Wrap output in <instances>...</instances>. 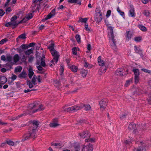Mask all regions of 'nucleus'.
Listing matches in <instances>:
<instances>
[{
	"instance_id": "obj_4",
	"label": "nucleus",
	"mask_w": 151,
	"mask_h": 151,
	"mask_svg": "<svg viewBox=\"0 0 151 151\" xmlns=\"http://www.w3.org/2000/svg\"><path fill=\"white\" fill-rule=\"evenodd\" d=\"M82 106H78L75 105L69 108H67L64 109V111L68 112H75L78 110L81 109H82Z\"/></svg>"
},
{
	"instance_id": "obj_24",
	"label": "nucleus",
	"mask_w": 151,
	"mask_h": 151,
	"mask_svg": "<svg viewBox=\"0 0 151 151\" xmlns=\"http://www.w3.org/2000/svg\"><path fill=\"white\" fill-rule=\"evenodd\" d=\"M70 68L72 71L74 72H77L78 70L77 67L74 65L70 66Z\"/></svg>"
},
{
	"instance_id": "obj_36",
	"label": "nucleus",
	"mask_w": 151,
	"mask_h": 151,
	"mask_svg": "<svg viewBox=\"0 0 151 151\" xmlns=\"http://www.w3.org/2000/svg\"><path fill=\"white\" fill-rule=\"evenodd\" d=\"M97 8L96 9V16H99V17H102V14L101 13V11L97 9Z\"/></svg>"
},
{
	"instance_id": "obj_38",
	"label": "nucleus",
	"mask_w": 151,
	"mask_h": 151,
	"mask_svg": "<svg viewBox=\"0 0 151 151\" xmlns=\"http://www.w3.org/2000/svg\"><path fill=\"white\" fill-rule=\"evenodd\" d=\"M37 78V77L35 75L32 78V83L34 85H35L36 84V79Z\"/></svg>"
},
{
	"instance_id": "obj_17",
	"label": "nucleus",
	"mask_w": 151,
	"mask_h": 151,
	"mask_svg": "<svg viewBox=\"0 0 151 151\" xmlns=\"http://www.w3.org/2000/svg\"><path fill=\"white\" fill-rule=\"evenodd\" d=\"M80 106H82V108L83 107H85L84 109L86 111H89L91 109V106L89 104H83L81 105Z\"/></svg>"
},
{
	"instance_id": "obj_29",
	"label": "nucleus",
	"mask_w": 151,
	"mask_h": 151,
	"mask_svg": "<svg viewBox=\"0 0 151 151\" xmlns=\"http://www.w3.org/2000/svg\"><path fill=\"white\" fill-rule=\"evenodd\" d=\"M33 49L32 48L25 51L24 52L26 55H29L33 52Z\"/></svg>"
},
{
	"instance_id": "obj_7",
	"label": "nucleus",
	"mask_w": 151,
	"mask_h": 151,
	"mask_svg": "<svg viewBox=\"0 0 151 151\" xmlns=\"http://www.w3.org/2000/svg\"><path fill=\"white\" fill-rule=\"evenodd\" d=\"M132 70L134 72L135 75V82L136 84L139 81V70L138 69H133Z\"/></svg>"
},
{
	"instance_id": "obj_14",
	"label": "nucleus",
	"mask_w": 151,
	"mask_h": 151,
	"mask_svg": "<svg viewBox=\"0 0 151 151\" xmlns=\"http://www.w3.org/2000/svg\"><path fill=\"white\" fill-rule=\"evenodd\" d=\"M129 16L131 17H135V12L134 8L133 6H131L130 9L129 11Z\"/></svg>"
},
{
	"instance_id": "obj_64",
	"label": "nucleus",
	"mask_w": 151,
	"mask_h": 151,
	"mask_svg": "<svg viewBox=\"0 0 151 151\" xmlns=\"http://www.w3.org/2000/svg\"><path fill=\"white\" fill-rule=\"evenodd\" d=\"M126 115V114H122L120 116V118L122 119H124L125 118Z\"/></svg>"
},
{
	"instance_id": "obj_59",
	"label": "nucleus",
	"mask_w": 151,
	"mask_h": 151,
	"mask_svg": "<svg viewBox=\"0 0 151 151\" xmlns=\"http://www.w3.org/2000/svg\"><path fill=\"white\" fill-rule=\"evenodd\" d=\"M17 78V76L13 74V75L11 77V79L12 81L15 80Z\"/></svg>"
},
{
	"instance_id": "obj_2",
	"label": "nucleus",
	"mask_w": 151,
	"mask_h": 151,
	"mask_svg": "<svg viewBox=\"0 0 151 151\" xmlns=\"http://www.w3.org/2000/svg\"><path fill=\"white\" fill-rule=\"evenodd\" d=\"M39 122L38 121L34 120L32 122L31 126L30 127L29 130L32 133H35L36 131L38 128Z\"/></svg>"
},
{
	"instance_id": "obj_62",
	"label": "nucleus",
	"mask_w": 151,
	"mask_h": 151,
	"mask_svg": "<svg viewBox=\"0 0 151 151\" xmlns=\"http://www.w3.org/2000/svg\"><path fill=\"white\" fill-rule=\"evenodd\" d=\"M111 14V11L110 10H108L106 13V17H109L110 15Z\"/></svg>"
},
{
	"instance_id": "obj_49",
	"label": "nucleus",
	"mask_w": 151,
	"mask_h": 151,
	"mask_svg": "<svg viewBox=\"0 0 151 151\" xmlns=\"http://www.w3.org/2000/svg\"><path fill=\"white\" fill-rule=\"evenodd\" d=\"M21 47L23 49H25L28 48V46L26 44H22L21 45Z\"/></svg>"
},
{
	"instance_id": "obj_12",
	"label": "nucleus",
	"mask_w": 151,
	"mask_h": 151,
	"mask_svg": "<svg viewBox=\"0 0 151 151\" xmlns=\"http://www.w3.org/2000/svg\"><path fill=\"white\" fill-rule=\"evenodd\" d=\"M109 37L110 38H111V39L113 42L112 43L111 45V47L114 50H116V42L115 41V40L114 39V34H113L112 36H110Z\"/></svg>"
},
{
	"instance_id": "obj_31",
	"label": "nucleus",
	"mask_w": 151,
	"mask_h": 151,
	"mask_svg": "<svg viewBox=\"0 0 151 151\" xmlns=\"http://www.w3.org/2000/svg\"><path fill=\"white\" fill-rule=\"evenodd\" d=\"M75 38L77 42L78 43H79L81 42V37L79 35H76L75 36Z\"/></svg>"
},
{
	"instance_id": "obj_30",
	"label": "nucleus",
	"mask_w": 151,
	"mask_h": 151,
	"mask_svg": "<svg viewBox=\"0 0 151 151\" xmlns=\"http://www.w3.org/2000/svg\"><path fill=\"white\" fill-rule=\"evenodd\" d=\"M41 61V65L43 67H45L46 66V64L45 62V60L44 59V58H41V61Z\"/></svg>"
},
{
	"instance_id": "obj_20",
	"label": "nucleus",
	"mask_w": 151,
	"mask_h": 151,
	"mask_svg": "<svg viewBox=\"0 0 151 151\" xmlns=\"http://www.w3.org/2000/svg\"><path fill=\"white\" fill-rule=\"evenodd\" d=\"M81 73L82 76L83 77H85L88 73V72L85 69H82L81 71Z\"/></svg>"
},
{
	"instance_id": "obj_1",
	"label": "nucleus",
	"mask_w": 151,
	"mask_h": 151,
	"mask_svg": "<svg viewBox=\"0 0 151 151\" xmlns=\"http://www.w3.org/2000/svg\"><path fill=\"white\" fill-rule=\"evenodd\" d=\"M44 109L43 106L42 105H38V103L37 102H35L32 104H29L28 107L27 111V113L29 114H32L35 113L38 111H41Z\"/></svg>"
},
{
	"instance_id": "obj_44",
	"label": "nucleus",
	"mask_w": 151,
	"mask_h": 151,
	"mask_svg": "<svg viewBox=\"0 0 151 151\" xmlns=\"http://www.w3.org/2000/svg\"><path fill=\"white\" fill-rule=\"evenodd\" d=\"M73 54L76 55L77 54V48L76 47H73L72 49Z\"/></svg>"
},
{
	"instance_id": "obj_10",
	"label": "nucleus",
	"mask_w": 151,
	"mask_h": 151,
	"mask_svg": "<svg viewBox=\"0 0 151 151\" xmlns=\"http://www.w3.org/2000/svg\"><path fill=\"white\" fill-rule=\"evenodd\" d=\"M107 102L106 99H103L99 102L100 108L102 111L104 110L107 105Z\"/></svg>"
},
{
	"instance_id": "obj_18",
	"label": "nucleus",
	"mask_w": 151,
	"mask_h": 151,
	"mask_svg": "<svg viewBox=\"0 0 151 151\" xmlns=\"http://www.w3.org/2000/svg\"><path fill=\"white\" fill-rule=\"evenodd\" d=\"M126 37L127 38L128 40H130L131 37L132 36V33L131 32L129 31L126 32Z\"/></svg>"
},
{
	"instance_id": "obj_58",
	"label": "nucleus",
	"mask_w": 151,
	"mask_h": 151,
	"mask_svg": "<svg viewBox=\"0 0 151 151\" xmlns=\"http://www.w3.org/2000/svg\"><path fill=\"white\" fill-rule=\"evenodd\" d=\"M5 14V12L2 9H0V16L2 17Z\"/></svg>"
},
{
	"instance_id": "obj_16",
	"label": "nucleus",
	"mask_w": 151,
	"mask_h": 151,
	"mask_svg": "<svg viewBox=\"0 0 151 151\" xmlns=\"http://www.w3.org/2000/svg\"><path fill=\"white\" fill-rule=\"evenodd\" d=\"M7 81V78L5 76H2L0 77V83L4 84Z\"/></svg>"
},
{
	"instance_id": "obj_50",
	"label": "nucleus",
	"mask_w": 151,
	"mask_h": 151,
	"mask_svg": "<svg viewBox=\"0 0 151 151\" xmlns=\"http://www.w3.org/2000/svg\"><path fill=\"white\" fill-rule=\"evenodd\" d=\"M14 63L13 62H11V63H7L6 64V65L7 66H8L10 67V68H12V65L14 64Z\"/></svg>"
},
{
	"instance_id": "obj_21",
	"label": "nucleus",
	"mask_w": 151,
	"mask_h": 151,
	"mask_svg": "<svg viewBox=\"0 0 151 151\" xmlns=\"http://www.w3.org/2000/svg\"><path fill=\"white\" fill-rule=\"evenodd\" d=\"M55 44L54 43H51L48 46V48L49 49L50 52L55 50L54 48Z\"/></svg>"
},
{
	"instance_id": "obj_33",
	"label": "nucleus",
	"mask_w": 151,
	"mask_h": 151,
	"mask_svg": "<svg viewBox=\"0 0 151 151\" xmlns=\"http://www.w3.org/2000/svg\"><path fill=\"white\" fill-rule=\"evenodd\" d=\"M95 141V138H88L85 139V142H94Z\"/></svg>"
},
{
	"instance_id": "obj_6",
	"label": "nucleus",
	"mask_w": 151,
	"mask_h": 151,
	"mask_svg": "<svg viewBox=\"0 0 151 151\" xmlns=\"http://www.w3.org/2000/svg\"><path fill=\"white\" fill-rule=\"evenodd\" d=\"M78 135L81 138L85 139L86 138L90 137L91 134L87 130L78 133Z\"/></svg>"
},
{
	"instance_id": "obj_40",
	"label": "nucleus",
	"mask_w": 151,
	"mask_h": 151,
	"mask_svg": "<svg viewBox=\"0 0 151 151\" xmlns=\"http://www.w3.org/2000/svg\"><path fill=\"white\" fill-rule=\"evenodd\" d=\"M102 19V17L97 16L96 19V22L99 23Z\"/></svg>"
},
{
	"instance_id": "obj_61",
	"label": "nucleus",
	"mask_w": 151,
	"mask_h": 151,
	"mask_svg": "<svg viewBox=\"0 0 151 151\" xmlns=\"http://www.w3.org/2000/svg\"><path fill=\"white\" fill-rule=\"evenodd\" d=\"M99 64L100 66H103L105 64L104 63L103 60H102L101 61L99 62Z\"/></svg>"
},
{
	"instance_id": "obj_8",
	"label": "nucleus",
	"mask_w": 151,
	"mask_h": 151,
	"mask_svg": "<svg viewBox=\"0 0 151 151\" xmlns=\"http://www.w3.org/2000/svg\"><path fill=\"white\" fill-rule=\"evenodd\" d=\"M136 129V127L135 124L134 123H132L129 125L127 130L132 133H135Z\"/></svg>"
},
{
	"instance_id": "obj_55",
	"label": "nucleus",
	"mask_w": 151,
	"mask_h": 151,
	"mask_svg": "<svg viewBox=\"0 0 151 151\" xmlns=\"http://www.w3.org/2000/svg\"><path fill=\"white\" fill-rule=\"evenodd\" d=\"M60 74L62 75V74L63 73V72L64 71V68L63 66L60 65Z\"/></svg>"
},
{
	"instance_id": "obj_34",
	"label": "nucleus",
	"mask_w": 151,
	"mask_h": 151,
	"mask_svg": "<svg viewBox=\"0 0 151 151\" xmlns=\"http://www.w3.org/2000/svg\"><path fill=\"white\" fill-rule=\"evenodd\" d=\"M117 11L122 16V17H124V12H123L121 11L119 7H118V8H117Z\"/></svg>"
},
{
	"instance_id": "obj_53",
	"label": "nucleus",
	"mask_w": 151,
	"mask_h": 151,
	"mask_svg": "<svg viewBox=\"0 0 151 151\" xmlns=\"http://www.w3.org/2000/svg\"><path fill=\"white\" fill-rule=\"evenodd\" d=\"M134 40L135 41L139 42L141 40V37H134Z\"/></svg>"
},
{
	"instance_id": "obj_63",
	"label": "nucleus",
	"mask_w": 151,
	"mask_h": 151,
	"mask_svg": "<svg viewBox=\"0 0 151 151\" xmlns=\"http://www.w3.org/2000/svg\"><path fill=\"white\" fill-rule=\"evenodd\" d=\"M11 8L10 7H9L7 8L6 10V14H7L9 12H11Z\"/></svg>"
},
{
	"instance_id": "obj_25",
	"label": "nucleus",
	"mask_w": 151,
	"mask_h": 151,
	"mask_svg": "<svg viewBox=\"0 0 151 151\" xmlns=\"http://www.w3.org/2000/svg\"><path fill=\"white\" fill-rule=\"evenodd\" d=\"M34 74V72L32 69L29 68V70L28 76L29 78L31 79Z\"/></svg>"
},
{
	"instance_id": "obj_54",
	"label": "nucleus",
	"mask_w": 151,
	"mask_h": 151,
	"mask_svg": "<svg viewBox=\"0 0 151 151\" xmlns=\"http://www.w3.org/2000/svg\"><path fill=\"white\" fill-rule=\"evenodd\" d=\"M132 82V80H129L127 81L125 85V86L126 87H127L128 85L130 84V83L131 82Z\"/></svg>"
},
{
	"instance_id": "obj_46",
	"label": "nucleus",
	"mask_w": 151,
	"mask_h": 151,
	"mask_svg": "<svg viewBox=\"0 0 151 151\" xmlns=\"http://www.w3.org/2000/svg\"><path fill=\"white\" fill-rule=\"evenodd\" d=\"M41 58L40 56H36V59L37 60V64L39 65L40 63V61H41Z\"/></svg>"
},
{
	"instance_id": "obj_11",
	"label": "nucleus",
	"mask_w": 151,
	"mask_h": 151,
	"mask_svg": "<svg viewBox=\"0 0 151 151\" xmlns=\"http://www.w3.org/2000/svg\"><path fill=\"white\" fill-rule=\"evenodd\" d=\"M105 22L106 25L107 26L108 29L110 30L109 32L108 33L109 36H112L113 34V29L112 27L110 26V24H109V22L108 21L106 20H105Z\"/></svg>"
},
{
	"instance_id": "obj_42",
	"label": "nucleus",
	"mask_w": 151,
	"mask_h": 151,
	"mask_svg": "<svg viewBox=\"0 0 151 151\" xmlns=\"http://www.w3.org/2000/svg\"><path fill=\"white\" fill-rule=\"evenodd\" d=\"M26 38V34L24 33L21 34L18 36V38L22 39H25Z\"/></svg>"
},
{
	"instance_id": "obj_48",
	"label": "nucleus",
	"mask_w": 151,
	"mask_h": 151,
	"mask_svg": "<svg viewBox=\"0 0 151 151\" xmlns=\"http://www.w3.org/2000/svg\"><path fill=\"white\" fill-rule=\"evenodd\" d=\"M17 18V17L16 15H14L13 17H12L11 19V21L12 22H15V20Z\"/></svg>"
},
{
	"instance_id": "obj_28",
	"label": "nucleus",
	"mask_w": 151,
	"mask_h": 151,
	"mask_svg": "<svg viewBox=\"0 0 151 151\" xmlns=\"http://www.w3.org/2000/svg\"><path fill=\"white\" fill-rule=\"evenodd\" d=\"M139 29L143 31L146 32L147 30V28L145 26L142 25H139Z\"/></svg>"
},
{
	"instance_id": "obj_51",
	"label": "nucleus",
	"mask_w": 151,
	"mask_h": 151,
	"mask_svg": "<svg viewBox=\"0 0 151 151\" xmlns=\"http://www.w3.org/2000/svg\"><path fill=\"white\" fill-rule=\"evenodd\" d=\"M141 70L142 71H144L145 73H151V70H147V69L143 68Z\"/></svg>"
},
{
	"instance_id": "obj_15",
	"label": "nucleus",
	"mask_w": 151,
	"mask_h": 151,
	"mask_svg": "<svg viewBox=\"0 0 151 151\" xmlns=\"http://www.w3.org/2000/svg\"><path fill=\"white\" fill-rule=\"evenodd\" d=\"M124 71V70L121 69H118L115 71V74L120 76H122L124 75H126L125 73L123 74Z\"/></svg>"
},
{
	"instance_id": "obj_9",
	"label": "nucleus",
	"mask_w": 151,
	"mask_h": 151,
	"mask_svg": "<svg viewBox=\"0 0 151 151\" xmlns=\"http://www.w3.org/2000/svg\"><path fill=\"white\" fill-rule=\"evenodd\" d=\"M50 52L54 57L53 59L55 60V61L56 63L58 60L59 57V56L58 52L55 50L51 51Z\"/></svg>"
},
{
	"instance_id": "obj_45",
	"label": "nucleus",
	"mask_w": 151,
	"mask_h": 151,
	"mask_svg": "<svg viewBox=\"0 0 151 151\" xmlns=\"http://www.w3.org/2000/svg\"><path fill=\"white\" fill-rule=\"evenodd\" d=\"M6 144L10 145L13 146L14 145V142L11 140L6 141Z\"/></svg>"
},
{
	"instance_id": "obj_22",
	"label": "nucleus",
	"mask_w": 151,
	"mask_h": 151,
	"mask_svg": "<svg viewBox=\"0 0 151 151\" xmlns=\"http://www.w3.org/2000/svg\"><path fill=\"white\" fill-rule=\"evenodd\" d=\"M27 113H24L23 114H22L19 115L17 116H16L15 117H14L12 118V120L14 121L15 120H17L19 118H20V117H22V116H23L24 115H27Z\"/></svg>"
},
{
	"instance_id": "obj_52",
	"label": "nucleus",
	"mask_w": 151,
	"mask_h": 151,
	"mask_svg": "<svg viewBox=\"0 0 151 151\" xmlns=\"http://www.w3.org/2000/svg\"><path fill=\"white\" fill-rule=\"evenodd\" d=\"M8 40L6 38L3 39L0 41V44H3L4 42H6Z\"/></svg>"
},
{
	"instance_id": "obj_26",
	"label": "nucleus",
	"mask_w": 151,
	"mask_h": 151,
	"mask_svg": "<svg viewBox=\"0 0 151 151\" xmlns=\"http://www.w3.org/2000/svg\"><path fill=\"white\" fill-rule=\"evenodd\" d=\"M59 125V124L57 123H54V122H52V123H51L49 125L51 127H56Z\"/></svg>"
},
{
	"instance_id": "obj_13",
	"label": "nucleus",
	"mask_w": 151,
	"mask_h": 151,
	"mask_svg": "<svg viewBox=\"0 0 151 151\" xmlns=\"http://www.w3.org/2000/svg\"><path fill=\"white\" fill-rule=\"evenodd\" d=\"M134 49L135 52L139 54L142 57H143L142 50L139 47H137L135 45L134 46Z\"/></svg>"
},
{
	"instance_id": "obj_39",
	"label": "nucleus",
	"mask_w": 151,
	"mask_h": 151,
	"mask_svg": "<svg viewBox=\"0 0 151 151\" xmlns=\"http://www.w3.org/2000/svg\"><path fill=\"white\" fill-rule=\"evenodd\" d=\"M51 145H54L56 147H57L58 148H60L62 147V145L60 143H52Z\"/></svg>"
},
{
	"instance_id": "obj_57",
	"label": "nucleus",
	"mask_w": 151,
	"mask_h": 151,
	"mask_svg": "<svg viewBox=\"0 0 151 151\" xmlns=\"http://www.w3.org/2000/svg\"><path fill=\"white\" fill-rule=\"evenodd\" d=\"M52 17V14H51L49 13L45 17V19H50Z\"/></svg>"
},
{
	"instance_id": "obj_41",
	"label": "nucleus",
	"mask_w": 151,
	"mask_h": 151,
	"mask_svg": "<svg viewBox=\"0 0 151 151\" xmlns=\"http://www.w3.org/2000/svg\"><path fill=\"white\" fill-rule=\"evenodd\" d=\"M145 147H143L140 146L139 148L137 149L136 151H146V149L145 148Z\"/></svg>"
},
{
	"instance_id": "obj_43",
	"label": "nucleus",
	"mask_w": 151,
	"mask_h": 151,
	"mask_svg": "<svg viewBox=\"0 0 151 151\" xmlns=\"http://www.w3.org/2000/svg\"><path fill=\"white\" fill-rule=\"evenodd\" d=\"M12 58L11 56L9 55L6 57V60L9 62H11L12 60Z\"/></svg>"
},
{
	"instance_id": "obj_32",
	"label": "nucleus",
	"mask_w": 151,
	"mask_h": 151,
	"mask_svg": "<svg viewBox=\"0 0 151 151\" xmlns=\"http://www.w3.org/2000/svg\"><path fill=\"white\" fill-rule=\"evenodd\" d=\"M33 17V15L32 14V13H29L27 15L26 18L27 20H29L32 18Z\"/></svg>"
},
{
	"instance_id": "obj_35",
	"label": "nucleus",
	"mask_w": 151,
	"mask_h": 151,
	"mask_svg": "<svg viewBox=\"0 0 151 151\" xmlns=\"http://www.w3.org/2000/svg\"><path fill=\"white\" fill-rule=\"evenodd\" d=\"M27 84L29 86V88H31L33 87L32 84L29 80H27Z\"/></svg>"
},
{
	"instance_id": "obj_37",
	"label": "nucleus",
	"mask_w": 151,
	"mask_h": 151,
	"mask_svg": "<svg viewBox=\"0 0 151 151\" xmlns=\"http://www.w3.org/2000/svg\"><path fill=\"white\" fill-rule=\"evenodd\" d=\"M87 20V18H81L79 19V21H78V22H85L86 23Z\"/></svg>"
},
{
	"instance_id": "obj_56",
	"label": "nucleus",
	"mask_w": 151,
	"mask_h": 151,
	"mask_svg": "<svg viewBox=\"0 0 151 151\" xmlns=\"http://www.w3.org/2000/svg\"><path fill=\"white\" fill-rule=\"evenodd\" d=\"M52 14V16H53L55 15V9H53L50 13Z\"/></svg>"
},
{
	"instance_id": "obj_60",
	"label": "nucleus",
	"mask_w": 151,
	"mask_h": 151,
	"mask_svg": "<svg viewBox=\"0 0 151 151\" xmlns=\"http://www.w3.org/2000/svg\"><path fill=\"white\" fill-rule=\"evenodd\" d=\"M88 65H89V64L88 63V62H85L84 65V66L85 67L88 68H91V66H88Z\"/></svg>"
},
{
	"instance_id": "obj_23",
	"label": "nucleus",
	"mask_w": 151,
	"mask_h": 151,
	"mask_svg": "<svg viewBox=\"0 0 151 151\" xmlns=\"http://www.w3.org/2000/svg\"><path fill=\"white\" fill-rule=\"evenodd\" d=\"M22 69V67L20 66H19L15 68L14 70V72H20Z\"/></svg>"
},
{
	"instance_id": "obj_27",
	"label": "nucleus",
	"mask_w": 151,
	"mask_h": 151,
	"mask_svg": "<svg viewBox=\"0 0 151 151\" xmlns=\"http://www.w3.org/2000/svg\"><path fill=\"white\" fill-rule=\"evenodd\" d=\"M19 56L17 54L15 55L14 58V62L16 63L19 60Z\"/></svg>"
},
{
	"instance_id": "obj_19",
	"label": "nucleus",
	"mask_w": 151,
	"mask_h": 151,
	"mask_svg": "<svg viewBox=\"0 0 151 151\" xmlns=\"http://www.w3.org/2000/svg\"><path fill=\"white\" fill-rule=\"evenodd\" d=\"M26 73L25 71H23L19 75V77L20 78H25L26 77Z\"/></svg>"
},
{
	"instance_id": "obj_3",
	"label": "nucleus",
	"mask_w": 151,
	"mask_h": 151,
	"mask_svg": "<svg viewBox=\"0 0 151 151\" xmlns=\"http://www.w3.org/2000/svg\"><path fill=\"white\" fill-rule=\"evenodd\" d=\"M36 137V134L35 133H32L30 131H29V133L25 134L23 137L22 141H24L25 140L29 139L30 138H32L35 139Z\"/></svg>"
},
{
	"instance_id": "obj_47",
	"label": "nucleus",
	"mask_w": 151,
	"mask_h": 151,
	"mask_svg": "<svg viewBox=\"0 0 151 151\" xmlns=\"http://www.w3.org/2000/svg\"><path fill=\"white\" fill-rule=\"evenodd\" d=\"M144 14L146 17H148L149 16L150 14V12L148 10H145L143 12Z\"/></svg>"
},
{
	"instance_id": "obj_5",
	"label": "nucleus",
	"mask_w": 151,
	"mask_h": 151,
	"mask_svg": "<svg viewBox=\"0 0 151 151\" xmlns=\"http://www.w3.org/2000/svg\"><path fill=\"white\" fill-rule=\"evenodd\" d=\"M91 149H89V148L87 147H84L82 149L81 151H93V146L91 145ZM80 150V147H75L74 148V151H79ZM62 151H70L69 150L66 149L63 150Z\"/></svg>"
}]
</instances>
